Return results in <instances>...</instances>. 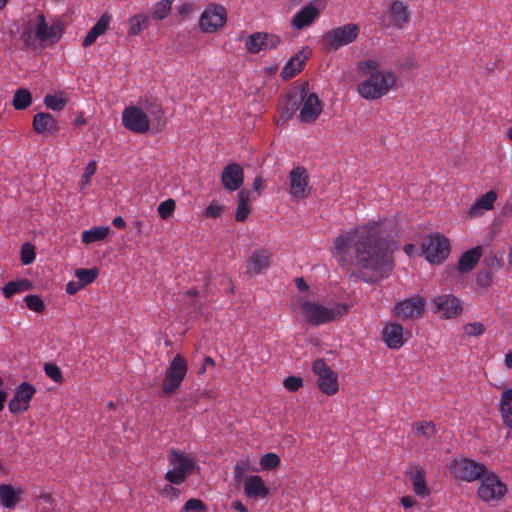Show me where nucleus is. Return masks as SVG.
Instances as JSON below:
<instances>
[{
  "mask_svg": "<svg viewBox=\"0 0 512 512\" xmlns=\"http://www.w3.org/2000/svg\"><path fill=\"white\" fill-rule=\"evenodd\" d=\"M418 436L432 438L436 434V427L432 421H422L416 427Z\"/></svg>",
  "mask_w": 512,
  "mask_h": 512,
  "instance_id": "46",
  "label": "nucleus"
},
{
  "mask_svg": "<svg viewBox=\"0 0 512 512\" xmlns=\"http://www.w3.org/2000/svg\"><path fill=\"white\" fill-rule=\"evenodd\" d=\"M173 0H161L156 5L152 12V16L156 19L163 20L166 18L170 11Z\"/></svg>",
  "mask_w": 512,
  "mask_h": 512,
  "instance_id": "42",
  "label": "nucleus"
},
{
  "mask_svg": "<svg viewBox=\"0 0 512 512\" xmlns=\"http://www.w3.org/2000/svg\"><path fill=\"white\" fill-rule=\"evenodd\" d=\"M37 38L38 37H36V31H33L30 24H26L22 33L20 34V40L24 43L25 46L33 47L35 46V40Z\"/></svg>",
  "mask_w": 512,
  "mask_h": 512,
  "instance_id": "48",
  "label": "nucleus"
},
{
  "mask_svg": "<svg viewBox=\"0 0 512 512\" xmlns=\"http://www.w3.org/2000/svg\"><path fill=\"white\" fill-rule=\"evenodd\" d=\"M477 285L480 287H488L492 283V273L485 268L478 271L476 276Z\"/></svg>",
  "mask_w": 512,
  "mask_h": 512,
  "instance_id": "55",
  "label": "nucleus"
},
{
  "mask_svg": "<svg viewBox=\"0 0 512 512\" xmlns=\"http://www.w3.org/2000/svg\"><path fill=\"white\" fill-rule=\"evenodd\" d=\"M450 472L457 479L474 482L480 480L488 472L487 467L469 458L455 459L450 463Z\"/></svg>",
  "mask_w": 512,
  "mask_h": 512,
  "instance_id": "9",
  "label": "nucleus"
},
{
  "mask_svg": "<svg viewBox=\"0 0 512 512\" xmlns=\"http://www.w3.org/2000/svg\"><path fill=\"white\" fill-rule=\"evenodd\" d=\"M44 371L51 380L58 384H62L65 381L61 369L54 363H46Z\"/></svg>",
  "mask_w": 512,
  "mask_h": 512,
  "instance_id": "44",
  "label": "nucleus"
},
{
  "mask_svg": "<svg viewBox=\"0 0 512 512\" xmlns=\"http://www.w3.org/2000/svg\"><path fill=\"white\" fill-rule=\"evenodd\" d=\"M244 492L247 497L258 499L267 497L270 493V490L265 485L261 476L251 475L245 479Z\"/></svg>",
  "mask_w": 512,
  "mask_h": 512,
  "instance_id": "24",
  "label": "nucleus"
},
{
  "mask_svg": "<svg viewBox=\"0 0 512 512\" xmlns=\"http://www.w3.org/2000/svg\"><path fill=\"white\" fill-rule=\"evenodd\" d=\"M383 340L390 349H399L403 346V327L399 323H390L382 330Z\"/></svg>",
  "mask_w": 512,
  "mask_h": 512,
  "instance_id": "25",
  "label": "nucleus"
},
{
  "mask_svg": "<svg viewBox=\"0 0 512 512\" xmlns=\"http://www.w3.org/2000/svg\"><path fill=\"white\" fill-rule=\"evenodd\" d=\"M310 56L311 50L308 47H303L294 56H292L285 64L280 73L281 78L287 81L295 77L298 73H300L303 70L306 61L309 59Z\"/></svg>",
  "mask_w": 512,
  "mask_h": 512,
  "instance_id": "22",
  "label": "nucleus"
},
{
  "mask_svg": "<svg viewBox=\"0 0 512 512\" xmlns=\"http://www.w3.org/2000/svg\"><path fill=\"white\" fill-rule=\"evenodd\" d=\"M183 509L187 512H206L207 506L201 499L191 498L185 503Z\"/></svg>",
  "mask_w": 512,
  "mask_h": 512,
  "instance_id": "50",
  "label": "nucleus"
},
{
  "mask_svg": "<svg viewBox=\"0 0 512 512\" xmlns=\"http://www.w3.org/2000/svg\"><path fill=\"white\" fill-rule=\"evenodd\" d=\"M96 169H97V164L95 161H90L87 164L85 171L82 175V185L83 186L89 183L90 178L95 174Z\"/></svg>",
  "mask_w": 512,
  "mask_h": 512,
  "instance_id": "56",
  "label": "nucleus"
},
{
  "mask_svg": "<svg viewBox=\"0 0 512 512\" xmlns=\"http://www.w3.org/2000/svg\"><path fill=\"white\" fill-rule=\"evenodd\" d=\"M33 130L37 134H56L60 127L55 117L48 112H38L33 117Z\"/></svg>",
  "mask_w": 512,
  "mask_h": 512,
  "instance_id": "23",
  "label": "nucleus"
},
{
  "mask_svg": "<svg viewBox=\"0 0 512 512\" xmlns=\"http://www.w3.org/2000/svg\"><path fill=\"white\" fill-rule=\"evenodd\" d=\"M309 92V86L307 82L302 83L299 87H293L286 93L285 99H283L279 105V118L282 123L290 120L300 108L304 98Z\"/></svg>",
  "mask_w": 512,
  "mask_h": 512,
  "instance_id": "10",
  "label": "nucleus"
},
{
  "mask_svg": "<svg viewBox=\"0 0 512 512\" xmlns=\"http://www.w3.org/2000/svg\"><path fill=\"white\" fill-rule=\"evenodd\" d=\"M252 207H242L237 206L236 213H235V220L237 222H244L249 214L251 213Z\"/></svg>",
  "mask_w": 512,
  "mask_h": 512,
  "instance_id": "59",
  "label": "nucleus"
},
{
  "mask_svg": "<svg viewBox=\"0 0 512 512\" xmlns=\"http://www.w3.org/2000/svg\"><path fill=\"white\" fill-rule=\"evenodd\" d=\"M251 191L248 189H240L237 194L238 205L242 207H251L250 202Z\"/></svg>",
  "mask_w": 512,
  "mask_h": 512,
  "instance_id": "57",
  "label": "nucleus"
},
{
  "mask_svg": "<svg viewBox=\"0 0 512 512\" xmlns=\"http://www.w3.org/2000/svg\"><path fill=\"white\" fill-rule=\"evenodd\" d=\"M109 226H97L93 227L89 230H85L82 232V242L85 244H92L98 241L104 240L108 234L110 233Z\"/></svg>",
  "mask_w": 512,
  "mask_h": 512,
  "instance_id": "34",
  "label": "nucleus"
},
{
  "mask_svg": "<svg viewBox=\"0 0 512 512\" xmlns=\"http://www.w3.org/2000/svg\"><path fill=\"white\" fill-rule=\"evenodd\" d=\"M482 255L483 248L480 245L465 251L459 258L456 270L459 273H469L476 267Z\"/></svg>",
  "mask_w": 512,
  "mask_h": 512,
  "instance_id": "26",
  "label": "nucleus"
},
{
  "mask_svg": "<svg viewBox=\"0 0 512 512\" xmlns=\"http://www.w3.org/2000/svg\"><path fill=\"white\" fill-rule=\"evenodd\" d=\"M433 312L441 314L445 319H453L463 311L461 300L452 294L438 295L431 300Z\"/></svg>",
  "mask_w": 512,
  "mask_h": 512,
  "instance_id": "12",
  "label": "nucleus"
},
{
  "mask_svg": "<svg viewBox=\"0 0 512 512\" xmlns=\"http://www.w3.org/2000/svg\"><path fill=\"white\" fill-rule=\"evenodd\" d=\"M36 393V387L28 382L20 383L13 398L8 403V410L12 414H19L28 410L30 401Z\"/></svg>",
  "mask_w": 512,
  "mask_h": 512,
  "instance_id": "15",
  "label": "nucleus"
},
{
  "mask_svg": "<svg viewBox=\"0 0 512 512\" xmlns=\"http://www.w3.org/2000/svg\"><path fill=\"white\" fill-rule=\"evenodd\" d=\"M312 371L318 376L317 385L322 393L332 396L338 392V373L332 370L324 359L320 358L313 361Z\"/></svg>",
  "mask_w": 512,
  "mask_h": 512,
  "instance_id": "11",
  "label": "nucleus"
},
{
  "mask_svg": "<svg viewBox=\"0 0 512 512\" xmlns=\"http://www.w3.org/2000/svg\"><path fill=\"white\" fill-rule=\"evenodd\" d=\"M483 265L486 270L492 273L500 270L503 266V263L502 260L497 257V255L492 254L484 258Z\"/></svg>",
  "mask_w": 512,
  "mask_h": 512,
  "instance_id": "49",
  "label": "nucleus"
},
{
  "mask_svg": "<svg viewBox=\"0 0 512 512\" xmlns=\"http://www.w3.org/2000/svg\"><path fill=\"white\" fill-rule=\"evenodd\" d=\"M22 493V489H15L11 484H0V502L5 508H14L21 501Z\"/></svg>",
  "mask_w": 512,
  "mask_h": 512,
  "instance_id": "32",
  "label": "nucleus"
},
{
  "mask_svg": "<svg viewBox=\"0 0 512 512\" xmlns=\"http://www.w3.org/2000/svg\"><path fill=\"white\" fill-rule=\"evenodd\" d=\"M37 19L36 37L41 41L51 40L52 43L58 42L64 32L63 23L56 21L51 26H48L43 13L38 14Z\"/></svg>",
  "mask_w": 512,
  "mask_h": 512,
  "instance_id": "20",
  "label": "nucleus"
},
{
  "mask_svg": "<svg viewBox=\"0 0 512 512\" xmlns=\"http://www.w3.org/2000/svg\"><path fill=\"white\" fill-rule=\"evenodd\" d=\"M24 302L30 310L37 313H43L46 308L42 298L35 294L25 296Z\"/></svg>",
  "mask_w": 512,
  "mask_h": 512,
  "instance_id": "41",
  "label": "nucleus"
},
{
  "mask_svg": "<svg viewBox=\"0 0 512 512\" xmlns=\"http://www.w3.org/2000/svg\"><path fill=\"white\" fill-rule=\"evenodd\" d=\"M223 210H224L223 205H220L216 201H212L204 210L203 215L207 218L216 219L221 216V214L223 213Z\"/></svg>",
  "mask_w": 512,
  "mask_h": 512,
  "instance_id": "51",
  "label": "nucleus"
},
{
  "mask_svg": "<svg viewBox=\"0 0 512 512\" xmlns=\"http://www.w3.org/2000/svg\"><path fill=\"white\" fill-rule=\"evenodd\" d=\"M395 83L392 71H376L358 85L359 94L368 100H374L387 94Z\"/></svg>",
  "mask_w": 512,
  "mask_h": 512,
  "instance_id": "3",
  "label": "nucleus"
},
{
  "mask_svg": "<svg viewBox=\"0 0 512 512\" xmlns=\"http://www.w3.org/2000/svg\"><path fill=\"white\" fill-rule=\"evenodd\" d=\"M2 293L7 299H10L13 295L18 293L16 283L13 281L6 283L2 288Z\"/></svg>",
  "mask_w": 512,
  "mask_h": 512,
  "instance_id": "61",
  "label": "nucleus"
},
{
  "mask_svg": "<svg viewBox=\"0 0 512 512\" xmlns=\"http://www.w3.org/2000/svg\"><path fill=\"white\" fill-rule=\"evenodd\" d=\"M271 254L266 249L255 250L247 260V272L259 274L269 267Z\"/></svg>",
  "mask_w": 512,
  "mask_h": 512,
  "instance_id": "27",
  "label": "nucleus"
},
{
  "mask_svg": "<svg viewBox=\"0 0 512 512\" xmlns=\"http://www.w3.org/2000/svg\"><path fill=\"white\" fill-rule=\"evenodd\" d=\"M111 17L108 13H104L96 22V24L89 30L85 38L83 39L82 45L89 47L95 43L97 38L103 35L109 28Z\"/></svg>",
  "mask_w": 512,
  "mask_h": 512,
  "instance_id": "29",
  "label": "nucleus"
},
{
  "mask_svg": "<svg viewBox=\"0 0 512 512\" xmlns=\"http://www.w3.org/2000/svg\"><path fill=\"white\" fill-rule=\"evenodd\" d=\"M480 480L477 495L484 502L499 501L508 491L507 485L491 470H488Z\"/></svg>",
  "mask_w": 512,
  "mask_h": 512,
  "instance_id": "8",
  "label": "nucleus"
},
{
  "mask_svg": "<svg viewBox=\"0 0 512 512\" xmlns=\"http://www.w3.org/2000/svg\"><path fill=\"white\" fill-rule=\"evenodd\" d=\"M466 335L470 337L480 336L485 332V326L480 322H472L463 326Z\"/></svg>",
  "mask_w": 512,
  "mask_h": 512,
  "instance_id": "53",
  "label": "nucleus"
},
{
  "mask_svg": "<svg viewBox=\"0 0 512 512\" xmlns=\"http://www.w3.org/2000/svg\"><path fill=\"white\" fill-rule=\"evenodd\" d=\"M168 460L174 468L166 472L165 479L175 485L184 483L193 473L196 466V462L193 458L175 449L169 452Z\"/></svg>",
  "mask_w": 512,
  "mask_h": 512,
  "instance_id": "5",
  "label": "nucleus"
},
{
  "mask_svg": "<svg viewBox=\"0 0 512 512\" xmlns=\"http://www.w3.org/2000/svg\"><path fill=\"white\" fill-rule=\"evenodd\" d=\"M16 283L17 292H25L33 289L34 284L29 279H19L14 281Z\"/></svg>",
  "mask_w": 512,
  "mask_h": 512,
  "instance_id": "60",
  "label": "nucleus"
},
{
  "mask_svg": "<svg viewBox=\"0 0 512 512\" xmlns=\"http://www.w3.org/2000/svg\"><path fill=\"white\" fill-rule=\"evenodd\" d=\"M391 20L395 27L403 29L410 20V12L407 6L400 0H395L390 5Z\"/></svg>",
  "mask_w": 512,
  "mask_h": 512,
  "instance_id": "30",
  "label": "nucleus"
},
{
  "mask_svg": "<svg viewBox=\"0 0 512 512\" xmlns=\"http://www.w3.org/2000/svg\"><path fill=\"white\" fill-rule=\"evenodd\" d=\"M398 248V241L381 222L368 223L334 240L338 265L353 283L374 285L387 279L395 268L393 254Z\"/></svg>",
  "mask_w": 512,
  "mask_h": 512,
  "instance_id": "1",
  "label": "nucleus"
},
{
  "mask_svg": "<svg viewBox=\"0 0 512 512\" xmlns=\"http://www.w3.org/2000/svg\"><path fill=\"white\" fill-rule=\"evenodd\" d=\"M496 199V191L489 190L474 202V204L470 207L468 211V215L470 217H477L481 215L484 210H491Z\"/></svg>",
  "mask_w": 512,
  "mask_h": 512,
  "instance_id": "31",
  "label": "nucleus"
},
{
  "mask_svg": "<svg viewBox=\"0 0 512 512\" xmlns=\"http://www.w3.org/2000/svg\"><path fill=\"white\" fill-rule=\"evenodd\" d=\"M176 203L173 199H167L161 202L157 208L159 217L163 220L170 218L175 211Z\"/></svg>",
  "mask_w": 512,
  "mask_h": 512,
  "instance_id": "45",
  "label": "nucleus"
},
{
  "mask_svg": "<svg viewBox=\"0 0 512 512\" xmlns=\"http://www.w3.org/2000/svg\"><path fill=\"white\" fill-rule=\"evenodd\" d=\"M281 43L280 36L268 32H255L245 39V48L251 54L277 48Z\"/></svg>",
  "mask_w": 512,
  "mask_h": 512,
  "instance_id": "13",
  "label": "nucleus"
},
{
  "mask_svg": "<svg viewBox=\"0 0 512 512\" xmlns=\"http://www.w3.org/2000/svg\"><path fill=\"white\" fill-rule=\"evenodd\" d=\"M320 11L313 6L308 4L303 7L296 15L292 18L291 25L299 30L311 25L316 18H318Z\"/></svg>",
  "mask_w": 512,
  "mask_h": 512,
  "instance_id": "28",
  "label": "nucleus"
},
{
  "mask_svg": "<svg viewBox=\"0 0 512 512\" xmlns=\"http://www.w3.org/2000/svg\"><path fill=\"white\" fill-rule=\"evenodd\" d=\"M412 483L416 495L421 497L429 495V489L425 482V472L422 469L416 471Z\"/></svg>",
  "mask_w": 512,
  "mask_h": 512,
  "instance_id": "38",
  "label": "nucleus"
},
{
  "mask_svg": "<svg viewBox=\"0 0 512 512\" xmlns=\"http://www.w3.org/2000/svg\"><path fill=\"white\" fill-rule=\"evenodd\" d=\"M249 469L248 460H240L234 467V480L236 483H241L246 471Z\"/></svg>",
  "mask_w": 512,
  "mask_h": 512,
  "instance_id": "54",
  "label": "nucleus"
},
{
  "mask_svg": "<svg viewBox=\"0 0 512 512\" xmlns=\"http://www.w3.org/2000/svg\"><path fill=\"white\" fill-rule=\"evenodd\" d=\"M426 300L424 297L416 295L395 304L394 314L402 319H416L423 315L425 311Z\"/></svg>",
  "mask_w": 512,
  "mask_h": 512,
  "instance_id": "16",
  "label": "nucleus"
},
{
  "mask_svg": "<svg viewBox=\"0 0 512 512\" xmlns=\"http://www.w3.org/2000/svg\"><path fill=\"white\" fill-rule=\"evenodd\" d=\"M301 105L303 106L300 109L299 118L303 123L315 122L323 110V104L314 92H307Z\"/></svg>",
  "mask_w": 512,
  "mask_h": 512,
  "instance_id": "21",
  "label": "nucleus"
},
{
  "mask_svg": "<svg viewBox=\"0 0 512 512\" xmlns=\"http://www.w3.org/2000/svg\"><path fill=\"white\" fill-rule=\"evenodd\" d=\"M149 113L152 117V123L153 124L156 123V125H157L156 126L157 131L162 130L166 124V119L164 116L163 109L160 106L155 105L153 107V109L149 111Z\"/></svg>",
  "mask_w": 512,
  "mask_h": 512,
  "instance_id": "47",
  "label": "nucleus"
},
{
  "mask_svg": "<svg viewBox=\"0 0 512 512\" xmlns=\"http://www.w3.org/2000/svg\"><path fill=\"white\" fill-rule=\"evenodd\" d=\"M290 193L293 197L305 199L311 194V188L308 187L309 177L307 170L303 167H295L290 173Z\"/></svg>",
  "mask_w": 512,
  "mask_h": 512,
  "instance_id": "19",
  "label": "nucleus"
},
{
  "mask_svg": "<svg viewBox=\"0 0 512 512\" xmlns=\"http://www.w3.org/2000/svg\"><path fill=\"white\" fill-rule=\"evenodd\" d=\"M188 371V364L185 358L177 354L172 359L170 365L165 371L161 387L165 395L173 394L183 382Z\"/></svg>",
  "mask_w": 512,
  "mask_h": 512,
  "instance_id": "7",
  "label": "nucleus"
},
{
  "mask_svg": "<svg viewBox=\"0 0 512 512\" xmlns=\"http://www.w3.org/2000/svg\"><path fill=\"white\" fill-rule=\"evenodd\" d=\"M226 19V9L220 4H211L202 13L199 26L204 32H215L224 26Z\"/></svg>",
  "mask_w": 512,
  "mask_h": 512,
  "instance_id": "14",
  "label": "nucleus"
},
{
  "mask_svg": "<svg viewBox=\"0 0 512 512\" xmlns=\"http://www.w3.org/2000/svg\"><path fill=\"white\" fill-rule=\"evenodd\" d=\"M284 387L290 392H296L303 386V379L299 376H288L284 379Z\"/></svg>",
  "mask_w": 512,
  "mask_h": 512,
  "instance_id": "52",
  "label": "nucleus"
},
{
  "mask_svg": "<svg viewBox=\"0 0 512 512\" xmlns=\"http://www.w3.org/2000/svg\"><path fill=\"white\" fill-rule=\"evenodd\" d=\"M149 17L145 14H136L128 20L129 31L131 36L139 35L142 31L149 27Z\"/></svg>",
  "mask_w": 512,
  "mask_h": 512,
  "instance_id": "36",
  "label": "nucleus"
},
{
  "mask_svg": "<svg viewBox=\"0 0 512 512\" xmlns=\"http://www.w3.org/2000/svg\"><path fill=\"white\" fill-rule=\"evenodd\" d=\"M253 190L258 193V195L261 194L262 190L264 189V181L261 176H256L253 181Z\"/></svg>",
  "mask_w": 512,
  "mask_h": 512,
  "instance_id": "63",
  "label": "nucleus"
},
{
  "mask_svg": "<svg viewBox=\"0 0 512 512\" xmlns=\"http://www.w3.org/2000/svg\"><path fill=\"white\" fill-rule=\"evenodd\" d=\"M281 463L280 457L276 453L268 452L264 454L260 459V465L262 470H273L277 468Z\"/></svg>",
  "mask_w": 512,
  "mask_h": 512,
  "instance_id": "39",
  "label": "nucleus"
},
{
  "mask_svg": "<svg viewBox=\"0 0 512 512\" xmlns=\"http://www.w3.org/2000/svg\"><path fill=\"white\" fill-rule=\"evenodd\" d=\"M401 505L405 508H411L417 504V501L413 499L411 496H404L400 500Z\"/></svg>",
  "mask_w": 512,
  "mask_h": 512,
  "instance_id": "64",
  "label": "nucleus"
},
{
  "mask_svg": "<svg viewBox=\"0 0 512 512\" xmlns=\"http://www.w3.org/2000/svg\"><path fill=\"white\" fill-rule=\"evenodd\" d=\"M360 33V26L356 23H348L326 32L321 40L322 48L327 52H335L341 47L353 43Z\"/></svg>",
  "mask_w": 512,
  "mask_h": 512,
  "instance_id": "4",
  "label": "nucleus"
},
{
  "mask_svg": "<svg viewBox=\"0 0 512 512\" xmlns=\"http://www.w3.org/2000/svg\"><path fill=\"white\" fill-rule=\"evenodd\" d=\"M99 275V269L92 267L90 269L79 268L75 270V276L78 281L85 287L93 283Z\"/></svg>",
  "mask_w": 512,
  "mask_h": 512,
  "instance_id": "37",
  "label": "nucleus"
},
{
  "mask_svg": "<svg viewBox=\"0 0 512 512\" xmlns=\"http://www.w3.org/2000/svg\"><path fill=\"white\" fill-rule=\"evenodd\" d=\"M123 126L134 133H146L149 130L148 116L138 107L130 106L122 114Z\"/></svg>",
  "mask_w": 512,
  "mask_h": 512,
  "instance_id": "17",
  "label": "nucleus"
},
{
  "mask_svg": "<svg viewBox=\"0 0 512 512\" xmlns=\"http://www.w3.org/2000/svg\"><path fill=\"white\" fill-rule=\"evenodd\" d=\"M83 287L79 281H70L67 283L65 290L67 294L74 295Z\"/></svg>",
  "mask_w": 512,
  "mask_h": 512,
  "instance_id": "62",
  "label": "nucleus"
},
{
  "mask_svg": "<svg viewBox=\"0 0 512 512\" xmlns=\"http://www.w3.org/2000/svg\"><path fill=\"white\" fill-rule=\"evenodd\" d=\"M379 66L378 62L372 59L361 61L358 64V69L363 73H368L370 70H375Z\"/></svg>",
  "mask_w": 512,
  "mask_h": 512,
  "instance_id": "58",
  "label": "nucleus"
},
{
  "mask_svg": "<svg viewBox=\"0 0 512 512\" xmlns=\"http://www.w3.org/2000/svg\"><path fill=\"white\" fill-rule=\"evenodd\" d=\"M33 98L27 88H19L14 92L12 106L15 110H25L32 104Z\"/></svg>",
  "mask_w": 512,
  "mask_h": 512,
  "instance_id": "35",
  "label": "nucleus"
},
{
  "mask_svg": "<svg viewBox=\"0 0 512 512\" xmlns=\"http://www.w3.org/2000/svg\"><path fill=\"white\" fill-rule=\"evenodd\" d=\"M67 103V100L65 98H59L56 95L47 94L44 97V104L47 108L53 110V111H61L64 109L65 105Z\"/></svg>",
  "mask_w": 512,
  "mask_h": 512,
  "instance_id": "43",
  "label": "nucleus"
},
{
  "mask_svg": "<svg viewBox=\"0 0 512 512\" xmlns=\"http://www.w3.org/2000/svg\"><path fill=\"white\" fill-rule=\"evenodd\" d=\"M220 181L228 192L240 190L244 183V170L242 166L236 162L228 163L221 172Z\"/></svg>",
  "mask_w": 512,
  "mask_h": 512,
  "instance_id": "18",
  "label": "nucleus"
},
{
  "mask_svg": "<svg viewBox=\"0 0 512 512\" xmlns=\"http://www.w3.org/2000/svg\"><path fill=\"white\" fill-rule=\"evenodd\" d=\"M422 251L429 263L440 264L449 256L450 241L440 233L430 234L423 239Z\"/></svg>",
  "mask_w": 512,
  "mask_h": 512,
  "instance_id": "6",
  "label": "nucleus"
},
{
  "mask_svg": "<svg viewBox=\"0 0 512 512\" xmlns=\"http://www.w3.org/2000/svg\"><path fill=\"white\" fill-rule=\"evenodd\" d=\"M499 411L501 414L503 424L512 429V388H508L502 391Z\"/></svg>",
  "mask_w": 512,
  "mask_h": 512,
  "instance_id": "33",
  "label": "nucleus"
},
{
  "mask_svg": "<svg viewBox=\"0 0 512 512\" xmlns=\"http://www.w3.org/2000/svg\"><path fill=\"white\" fill-rule=\"evenodd\" d=\"M306 322L311 326H319L332 322L348 313L350 305L338 303L332 308H327L320 303L303 300L299 304Z\"/></svg>",
  "mask_w": 512,
  "mask_h": 512,
  "instance_id": "2",
  "label": "nucleus"
},
{
  "mask_svg": "<svg viewBox=\"0 0 512 512\" xmlns=\"http://www.w3.org/2000/svg\"><path fill=\"white\" fill-rule=\"evenodd\" d=\"M36 257L35 246L30 242H25L21 246L20 260L23 265L31 264Z\"/></svg>",
  "mask_w": 512,
  "mask_h": 512,
  "instance_id": "40",
  "label": "nucleus"
}]
</instances>
